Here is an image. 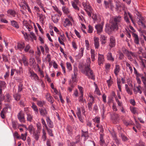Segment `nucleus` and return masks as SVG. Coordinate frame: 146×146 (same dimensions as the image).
<instances>
[{"label":"nucleus","instance_id":"nucleus-60","mask_svg":"<svg viewBox=\"0 0 146 146\" xmlns=\"http://www.w3.org/2000/svg\"><path fill=\"white\" fill-rule=\"evenodd\" d=\"M88 32L91 33L93 32V27L90 25H88Z\"/></svg>","mask_w":146,"mask_h":146},{"label":"nucleus","instance_id":"nucleus-64","mask_svg":"<svg viewBox=\"0 0 146 146\" xmlns=\"http://www.w3.org/2000/svg\"><path fill=\"white\" fill-rule=\"evenodd\" d=\"M142 81L145 87L146 88V78H145L143 77H142Z\"/></svg>","mask_w":146,"mask_h":146},{"label":"nucleus","instance_id":"nucleus-11","mask_svg":"<svg viewBox=\"0 0 146 146\" xmlns=\"http://www.w3.org/2000/svg\"><path fill=\"white\" fill-rule=\"evenodd\" d=\"M30 74V76L32 80H34L35 81H38L40 80L37 74L33 71H31L29 72Z\"/></svg>","mask_w":146,"mask_h":146},{"label":"nucleus","instance_id":"nucleus-36","mask_svg":"<svg viewBox=\"0 0 146 146\" xmlns=\"http://www.w3.org/2000/svg\"><path fill=\"white\" fill-rule=\"evenodd\" d=\"M107 59L109 60L113 61L114 60V59L112 57V54L111 52H109L107 55Z\"/></svg>","mask_w":146,"mask_h":146},{"label":"nucleus","instance_id":"nucleus-46","mask_svg":"<svg viewBox=\"0 0 146 146\" xmlns=\"http://www.w3.org/2000/svg\"><path fill=\"white\" fill-rule=\"evenodd\" d=\"M71 3L72 6L76 10H79V8L77 6V4L78 3H75V2H73V1H71Z\"/></svg>","mask_w":146,"mask_h":146},{"label":"nucleus","instance_id":"nucleus-48","mask_svg":"<svg viewBox=\"0 0 146 146\" xmlns=\"http://www.w3.org/2000/svg\"><path fill=\"white\" fill-rule=\"evenodd\" d=\"M42 138L43 141H45L46 138V133L44 129H42Z\"/></svg>","mask_w":146,"mask_h":146},{"label":"nucleus","instance_id":"nucleus-40","mask_svg":"<svg viewBox=\"0 0 146 146\" xmlns=\"http://www.w3.org/2000/svg\"><path fill=\"white\" fill-rule=\"evenodd\" d=\"M84 50V48L83 47L81 48L79 50L78 55L79 58H81L83 56Z\"/></svg>","mask_w":146,"mask_h":146},{"label":"nucleus","instance_id":"nucleus-13","mask_svg":"<svg viewBox=\"0 0 146 146\" xmlns=\"http://www.w3.org/2000/svg\"><path fill=\"white\" fill-rule=\"evenodd\" d=\"M69 17L70 20L66 18L65 19V21L64 22V26L65 27L72 25V23L70 22V21H73V19L71 17L69 16Z\"/></svg>","mask_w":146,"mask_h":146},{"label":"nucleus","instance_id":"nucleus-52","mask_svg":"<svg viewBox=\"0 0 146 146\" xmlns=\"http://www.w3.org/2000/svg\"><path fill=\"white\" fill-rule=\"evenodd\" d=\"M22 60L23 62V63L24 65L25 66H28L29 64L27 61V59L26 58L23 56L22 58Z\"/></svg>","mask_w":146,"mask_h":146},{"label":"nucleus","instance_id":"nucleus-19","mask_svg":"<svg viewBox=\"0 0 146 146\" xmlns=\"http://www.w3.org/2000/svg\"><path fill=\"white\" fill-rule=\"evenodd\" d=\"M27 5L28 4L25 0H21V2L19 4L21 8L24 10H26L27 9Z\"/></svg>","mask_w":146,"mask_h":146},{"label":"nucleus","instance_id":"nucleus-25","mask_svg":"<svg viewBox=\"0 0 146 146\" xmlns=\"http://www.w3.org/2000/svg\"><path fill=\"white\" fill-rule=\"evenodd\" d=\"M132 36L134 38V43L137 44H139V38L138 35L136 33H132Z\"/></svg>","mask_w":146,"mask_h":146},{"label":"nucleus","instance_id":"nucleus-38","mask_svg":"<svg viewBox=\"0 0 146 146\" xmlns=\"http://www.w3.org/2000/svg\"><path fill=\"white\" fill-rule=\"evenodd\" d=\"M100 117L99 116H97L95 118L92 119V121L95 123L94 125L96 123H100Z\"/></svg>","mask_w":146,"mask_h":146},{"label":"nucleus","instance_id":"nucleus-37","mask_svg":"<svg viewBox=\"0 0 146 146\" xmlns=\"http://www.w3.org/2000/svg\"><path fill=\"white\" fill-rule=\"evenodd\" d=\"M26 115H27V120L30 122H32L33 120V115L30 113L27 114Z\"/></svg>","mask_w":146,"mask_h":146},{"label":"nucleus","instance_id":"nucleus-47","mask_svg":"<svg viewBox=\"0 0 146 146\" xmlns=\"http://www.w3.org/2000/svg\"><path fill=\"white\" fill-rule=\"evenodd\" d=\"M66 66L67 68L68 71L70 72L72 70V67L71 64L69 62H67L66 63Z\"/></svg>","mask_w":146,"mask_h":146},{"label":"nucleus","instance_id":"nucleus-6","mask_svg":"<svg viewBox=\"0 0 146 146\" xmlns=\"http://www.w3.org/2000/svg\"><path fill=\"white\" fill-rule=\"evenodd\" d=\"M39 111L40 115L43 117H48V111L45 108H43L39 109Z\"/></svg>","mask_w":146,"mask_h":146},{"label":"nucleus","instance_id":"nucleus-4","mask_svg":"<svg viewBox=\"0 0 146 146\" xmlns=\"http://www.w3.org/2000/svg\"><path fill=\"white\" fill-rule=\"evenodd\" d=\"M7 16L10 17H18V13L14 9H9L7 11Z\"/></svg>","mask_w":146,"mask_h":146},{"label":"nucleus","instance_id":"nucleus-23","mask_svg":"<svg viewBox=\"0 0 146 146\" xmlns=\"http://www.w3.org/2000/svg\"><path fill=\"white\" fill-rule=\"evenodd\" d=\"M25 44L24 42L18 43L17 47H15V49H19L20 50H23L25 46Z\"/></svg>","mask_w":146,"mask_h":146},{"label":"nucleus","instance_id":"nucleus-32","mask_svg":"<svg viewBox=\"0 0 146 146\" xmlns=\"http://www.w3.org/2000/svg\"><path fill=\"white\" fill-rule=\"evenodd\" d=\"M120 66L118 64H116L115 69L114 70V72L116 76L118 75V74L120 71Z\"/></svg>","mask_w":146,"mask_h":146},{"label":"nucleus","instance_id":"nucleus-3","mask_svg":"<svg viewBox=\"0 0 146 146\" xmlns=\"http://www.w3.org/2000/svg\"><path fill=\"white\" fill-rule=\"evenodd\" d=\"M82 73L87 76L88 78L93 80H95V75L91 67L84 68V70H83Z\"/></svg>","mask_w":146,"mask_h":146},{"label":"nucleus","instance_id":"nucleus-41","mask_svg":"<svg viewBox=\"0 0 146 146\" xmlns=\"http://www.w3.org/2000/svg\"><path fill=\"white\" fill-rule=\"evenodd\" d=\"M25 128L29 131V132L31 133H32L33 132H34V129L32 125H30L28 126V128L26 127H25Z\"/></svg>","mask_w":146,"mask_h":146},{"label":"nucleus","instance_id":"nucleus-22","mask_svg":"<svg viewBox=\"0 0 146 146\" xmlns=\"http://www.w3.org/2000/svg\"><path fill=\"white\" fill-rule=\"evenodd\" d=\"M90 54L92 61L94 62L95 60V57L96 56L97 53L94 50L92 49L90 50Z\"/></svg>","mask_w":146,"mask_h":146},{"label":"nucleus","instance_id":"nucleus-15","mask_svg":"<svg viewBox=\"0 0 146 146\" xmlns=\"http://www.w3.org/2000/svg\"><path fill=\"white\" fill-rule=\"evenodd\" d=\"M123 122L124 124L127 127L134 124L133 121L130 119L129 120H127L126 119L124 118L123 120Z\"/></svg>","mask_w":146,"mask_h":146},{"label":"nucleus","instance_id":"nucleus-58","mask_svg":"<svg viewBox=\"0 0 146 146\" xmlns=\"http://www.w3.org/2000/svg\"><path fill=\"white\" fill-rule=\"evenodd\" d=\"M82 137H88V131H84L83 130H82Z\"/></svg>","mask_w":146,"mask_h":146},{"label":"nucleus","instance_id":"nucleus-18","mask_svg":"<svg viewBox=\"0 0 146 146\" xmlns=\"http://www.w3.org/2000/svg\"><path fill=\"white\" fill-rule=\"evenodd\" d=\"M77 76H73L71 78V80H70L69 82V84L70 86H71L72 88H74V83L76 82V77Z\"/></svg>","mask_w":146,"mask_h":146},{"label":"nucleus","instance_id":"nucleus-63","mask_svg":"<svg viewBox=\"0 0 146 146\" xmlns=\"http://www.w3.org/2000/svg\"><path fill=\"white\" fill-rule=\"evenodd\" d=\"M31 47L29 44H27L24 49L25 51L26 52H27L29 50Z\"/></svg>","mask_w":146,"mask_h":146},{"label":"nucleus","instance_id":"nucleus-5","mask_svg":"<svg viewBox=\"0 0 146 146\" xmlns=\"http://www.w3.org/2000/svg\"><path fill=\"white\" fill-rule=\"evenodd\" d=\"M127 54H126V56L128 59L131 61H132L134 59L133 58L136 57L137 56V55L136 53L132 52L131 51H127Z\"/></svg>","mask_w":146,"mask_h":146},{"label":"nucleus","instance_id":"nucleus-21","mask_svg":"<svg viewBox=\"0 0 146 146\" xmlns=\"http://www.w3.org/2000/svg\"><path fill=\"white\" fill-rule=\"evenodd\" d=\"M66 129L68 134L70 135H72L73 134L74 127L70 125H68Z\"/></svg>","mask_w":146,"mask_h":146},{"label":"nucleus","instance_id":"nucleus-1","mask_svg":"<svg viewBox=\"0 0 146 146\" xmlns=\"http://www.w3.org/2000/svg\"><path fill=\"white\" fill-rule=\"evenodd\" d=\"M121 20L122 17L120 15H116L111 18L110 20V24L106 25V32L110 35L111 34L113 31L118 30Z\"/></svg>","mask_w":146,"mask_h":146},{"label":"nucleus","instance_id":"nucleus-16","mask_svg":"<svg viewBox=\"0 0 146 146\" xmlns=\"http://www.w3.org/2000/svg\"><path fill=\"white\" fill-rule=\"evenodd\" d=\"M133 91L135 94L138 93L141 94L142 93V88L140 85L134 87Z\"/></svg>","mask_w":146,"mask_h":146},{"label":"nucleus","instance_id":"nucleus-53","mask_svg":"<svg viewBox=\"0 0 146 146\" xmlns=\"http://www.w3.org/2000/svg\"><path fill=\"white\" fill-rule=\"evenodd\" d=\"M48 135L51 137L53 136V134L52 133V129L48 128V127L46 128Z\"/></svg>","mask_w":146,"mask_h":146},{"label":"nucleus","instance_id":"nucleus-24","mask_svg":"<svg viewBox=\"0 0 146 146\" xmlns=\"http://www.w3.org/2000/svg\"><path fill=\"white\" fill-rule=\"evenodd\" d=\"M82 5L84 8L85 11L88 9L90 11L91 10L92 7L90 5L89 3L83 2L82 3Z\"/></svg>","mask_w":146,"mask_h":146},{"label":"nucleus","instance_id":"nucleus-54","mask_svg":"<svg viewBox=\"0 0 146 146\" xmlns=\"http://www.w3.org/2000/svg\"><path fill=\"white\" fill-rule=\"evenodd\" d=\"M111 76H110V79L108 80H107L106 82L108 84V86L109 87H110L112 85L113 83V81L111 80Z\"/></svg>","mask_w":146,"mask_h":146},{"label":"nucleus","instance_id":"nucleus-14","mask_svg":"<svg viewBox=\"0 0 146 146\" xmlns=\"http://www.w3.org/2000/svg\"><path fill=\"white\" fill-rule=\"evenodd\" d=\"M98 64L99 65L101 66L103 64L104 61V56L99 53L98 54Z\"/></svg>","mask_w":146,"mask_h":146},{"label":"nucleus","instance_id":"nucleus-17","mask_svg":"<svg viewBox=\"0 0 146 146\" xmlns=\"http://www.w3.org/2000/svg\"><path fill=\"white\" fill-rule=\"evenodd\" d=\"M94 42L95 48L98 49L100 46L99 38L98 37H94Z\"/></svg>","mask_w":146,"mask_h":146},{"label":"nucleus","instance_id":"nucleus-30","mask_svg":"<svg viewBox=\"0 0 146 146\" xmlns=\"http://www.w3.org/2000/svg\"><path fill=\"white\" fill-rule=\"evenodd\" d=\"M33 135L36 141H38L39 139L40 136V131H34Z\"/></svg>","mask_w":146,"mask_h":146},{"label":"nucleus","instance_id":"nucleus-51","mask_svg":"<svg viewBox=\"0 0 146 146\" xmlns=\"http://www.w3.org/2000/svg\"><path fill=\"white\" fill-rule=\"evenodd\" d=\"M130 110L131 112L133 114H135L137 113V108L135 107H130Z\"/></svg>","mask_w":146,"mask_h":146},{"label":"nucleus","instance_id":"nucleus-12","mask_svg":"<svg viewBox=\"0 0 146 146\" xmlns=\"http://www.w3.org/2000/svg\"><path fill=\"white\" fill-rule=\"evenodd\" d=\"M116 44V41L115 38L113 36H111L110 38L109 46L111 48L115 46Z\"/></svg>","mask_w":146,"mask_h":146},{"label":"nucleus","instance_id":"nucleus-34","mask_svg":"<svg viewBox=\"0 0 146 146\" xmlns=\"http://www.w3.org/2000/svg\"><path fill=\"white\" fill-rule=\"evenodd\" d=\"M32 106H31V107L33 109L34 111H35V113L36 114L38 113V110L37 107L35 105L34 102L32 103Z\"/></svg>","mask_w":146,"mask_h":146},{"label":"nucleus","instance_id":"nucleus-33","mask_svg":"<svg viewBox=\"0 0 146 146\" xmlns=\"http://www.w3.org/2000/svg\"><path fill=\"white\" fill-rule=\"evenodd\" d=\"M11 23L12 25L15 28L18 29L19 28V26L18 23L15 21H11Z\"/></svg>","mask_w":146,"mask_h":146},{"label":"nucleus","instance_id":"nucleus-45","mask_svg":"<svg viewBox=\"0 0 146 146\" xmlns=\"http://www.w3.org/2000/svg\"><path fill=\"white\" fill-rule=\"evenodd\" d=\"M53 9L58 14V15L59 16H61L62 15V12L60 11L58 8L56 7L53 6Z\"/></svg>","mask_w":146,"mask_h":146},{"label":"nucleus","instance_id":"nucleus-20","mask_svg":"<svg viewBox=\"0 0 146 146\" xmlns=\"http://www.w3.org/2000/svg\"><path fill=\"white\" fill-rule=\"evenodd\" d=\"M47 100L50 103L52 104L54 101V99L49 93H47L45 95Z\"/></svg>","mask_w":146,"mask_h":146},{"label":"nucleus","instance_id":"nucleus-31","mask_svg":"<svg viewBox=\"0 0 146 146\" xmlns=\"http://www.w3.org/2000/svg\"><path fill=\"white\" fill-rule=\"evenodd\" d=\"M116 9L118 11L121 10L123 7V4L119 2H117L116 3Z\"/></svg>","mask_w":146,"mask_h":146},{"label":"nucleus","instance_id":"nucleus-7","mask_svg":"<svg viewBox=\"0 0 146 146\" xmlns=\"http://www.w3.org/2000/svg\"><path fill=\"white\" fill-rule=\"evenodd\" d=\"M111 119L112 122L114 123H118L119 120L118 114L116 113H113L111 116Z\"/></svg>","mask_w":146,"mask_h":146},{"label":"nucleus","instance_id":"nucleus-35","mask_svg":"<svg viewBox=\"0 0 146 146\" xmlns=\"http://www.w3.org/2000/svg\"><path fill=\"white\" fill-rule=\"evenodd\" d=\"M45 101L43 100H38L37 101L36 104L38 106L40 107H42L45 104Z\"/></svg>","mask_w":146,"mask_h":146},{"label":"nucleus","instance_id":"nucleus-55","mask_svg":"<svg viewBox=\"0 0 146 146\" xmlns=\"http://www.w3.org/2000/svg\"><path fill=\"white\" fill-rule=\"evenodd\" d=\"M23 88V84L21 83H20L18 86V92H19L22 91Z\"/></svg>","mask_w":146,"mask_h":146},{"label":"nucleus","instance_id":"nucleus-50","mask_svg":"<svg viewBox=\"0 0 146 146\" xmlns=\"http://www.w3.org/2000/svg\"><path fill=\"white\" fill-rule=\"evenodd\" d=\"M2 89L0 88V104H1V101L4 99V96L2 94Z\"/></svg>","mask_w":146,"mask_h":146},{"label":"nucleus","instance_id":"nucleus-39","mask_svg":"<svg viewBox=\"0 0 146 146\" xmlns=\"http://www.w3.org/2000/svg\"><path fill=\"white\" fill-rule=\"evenodd\" d=\"M124 16L125 21L127 24H129L130 23V21L128 17L127 14L126 12H125Z\"/></svg>","mask_w":146,"mask_h":146},{"label":"nucleus","instance_id":"nucleus-26","mask_svg":"<svg viewBox=\"0 0 146 146\" xmlns=\"http://www.w3.org/2000/svg\"><path fill=\"white\" fill-rule=\"evenodd\" d=\"M60 17L57 15H54L52 16L51 19L54 23H56L59 20Z\"/></svg>","mask_w":146,"mask_h":146},{"label":"nucleus","instance_id":"nucleus-10","mask_svg":"<svg viewBox=\"0 0 146 146\" xmlns=\"http://www.w3.org/2000/svg\"><path fill=\"white\" fill-rule=\"evenodd\" d=\"M104 24V23L102 22L101 24H98L95 26V28L97 30L98 34H99L102 31Z\"/></svg>","mask_w":146,"mask_h":146},{"label":"nucleus","instance_id":"nucleus-56","mask_svg":"<svg viewBox=\"0 0 146 146\" xmlns=\"http://www.w3.org/2000/svg\"><path fill=\"white\" fill-rule=\"evenodd\" d=\"M12 126L14 129H15L17 128V122L15 121H12Z\"/></svg>","mask_w":146,"mask_h":146},{"label":"nucleus","instance_id":"nucleus-61","mask_svg":"<svg viewBox=\"0 0 146 146\" xmlns=\"http://www.w3.org/2000/svg\"><path fill=\"white\" fill-rule=\"evenodd\" d=\"M78 71V68L74 66L73 68V72L75 76H77Z\"/></svg>","mask_w":146,"mask_h":146},{"label":"nucleus","instance_id":"nucleus-2","mask_svg":"<svg viewBox=\"0 0 146 146\" xmlns=\"http://www.w3.org/2000/svg\"><path fill=\"white\" fill-rule=\"evenodd\" d=\"M136 15L137 16L136 21L138 25L139 26H141L143 28H145L146 21H145L144 17H143L141 14L138 12H137L136 13Z\"/></svg>","mask_w":146,"mask_h":146},{"label":"nucleus","instance_id":"nucleus-42","mask_svg":"<svg viewBox=\"0 0 146 146\" xmlns=\"http://www.w3.org/2000/svg\"><path fill=\"white\" fill-rule=\"evenodd\" d=\"M94 84L95 86V92L98 95H100L101 94V93L97 84H96L95 82H94Z\"/></svg>","mask_w":146,"mask_h":146},{"label":"nucleus","instance_id":"nucleus-9","mask_svg":"<svg viewBox=\"0 0 146 146\" xmlns=\"http://www.w3.org/2000/svg\"><path fill=\"white\" fill-rule=\"evenodd\" d=\"M23 28L25 31H31L33 29L32 26L28 23H24L23 26Z\"/></svg>","mask_w":146,"mask_h":146},{"label":"nucleus","instance_id":"nucleus-29","mask_svg":"<svg viewBox=\"0 0 146 146\" xmlns=\"http://www.w3.org/2000/svg\"><path fill=\"white\" fill-rule=\"evenodd\" d=\"M91 59L90 58H87L86 60V63L84 65V68L91 67Z\"/></svg>","mask_w":146,"mask_h":146},{"label":"nucleus","instance_id":"nucleus-59","mask_svg":"<svg viewBox=\"0 0 146 146\" xmlns=\"http://www.w3.org/2000/svg\"><path fill=\"white\" fill-rule=\"evenodd\" d=\"M5 83L4 81H0V88H1L5 87Z\"/></svg>","mask_w":146,"mask_h":146},{"label":"nucleus","instance_id":"nucleus-44","mask_svg":"<svg viewBox=\"0 0 146 146\" xmlns=\"http://www.w3.org/2000/svg\"><path fill=\"white\" fill-rule=\"evenodd\" d=\"M11 96L9 94H7L5 95V96H4V99L3 100H4L5 102H9L11 100Z\"/></svg>","mask_w":146,"mask_h":146},{"label":"nucleus","instance_id":"nucleus-43","mask_svg":"<svg viewBox=\"0 0 146 146\" xmlns=\"http://www.w3.org/2000/svg\"><path fill=\"white\" fill-rule=\"evenodd\" d=\"M15 99L17 101H19L21 97V95L18 93H15L13 95Z\"/></svg>","mask_w":146,"mask_h":146},{"label":"nucleus","instance_id":"nucleus-49","mask_svg":"<svg viewBox=\"0 0 146 146\" xmlns=\"http://www.w3.org/2000/svg\"><path fill=\"white\" fill-rule=\"evenodd\" d=\"M100 145L101 146H103V145L105 144V141L104 140L103 137L101 135H100Z\"/></svg>","mask_w":146,"mask_h":146},{"label":"nucleus","instance_id":"nucleus-62","mask_svg":"<svg viewBox=\"0 0 146 146\" xmlns=\"http://www.w3.org/2000/svg\"><path fill=\"white\" fill-rule=\"evenodd\" d=\"M41 123L42 124L43 127H45L46 128H47L48 127L46 122L44 120V119H43V118H42L41 119Z\"/></svg>","mask_w":146,"mask_h":146},{"label":"nucleus","instance_id":"nucleus-28","mask_svg":"<svg viewBox=\"0 0 146 146\" xmlns=\"http://www.w3.org/2000/svg\"><path fill=\"white\" fill-rule=\"evenodd\" d=\"M38 16L39 17V20L42 23H43L44 20L46 19L45 15L42 14L38 13H37Z\"/></svg>","mask_w":146,"mask_h":146},{"label":"nucleus","instance_id":"nucleus-27","mask_svg":"<svg viewBox=\"0 0 146 146\" xmlns=\"http://www.w3.org/2000/svg\"><path fill=\"white\" fill-rule=\"evenodd\" d=\"M46 120L48 126L50 128H53L54 127L53 123L50 119V117H46Z\"/></svg>","mask_w":146,"mask_h":146},{"label":"nucleus","instance_id":"nucleus-57","mask_svg":"<svg viewBox=\"0 0 146 146\" xmlns=\"http://www.w3.org/2000/svg\"><path fill=\"white\" fill-rule=\"evenodd\" d=\"M62 10L64 13L68 14L69 13V11L68 8L65 6L62 7Z\"/></svg>","mask_w":146,"mask_h":146},{"label":"nucleus","instance_id":"nucleus-8","mask_svg":"<svg viewBox=\"0 0 146 146\" xmlns=\"http://www.w3.org/2000/svg\"><path fill=\"white\" fill-rule=\"evenodd\" d=\"M17 117L19 121L22 123H25V114L20 111L17 115Z\"/></svg>","mask_w":146,"mask_h":146}]
</instances>
